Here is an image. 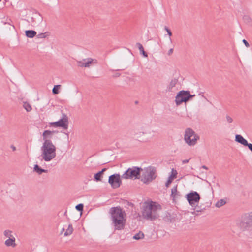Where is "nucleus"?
Masks as SVG:
<instances>
[{
    "label": "nucleus",
    "instance_id": "nucleus-22",
    "mask_svg": "<svg viewBox=\"0 0 252 252\" xmlns=\"http://www.w3.org/2000/svg\"><path fill=\"white\" fill-rule=\"evenodd\" d=\"M136 46L138 47V48L139 49V51L140 52V53L142 54V55L144 57H148V55L145 52V51L144 50V48H143L142 45L141 43H136Z\"/></svg>",
    "mask_w": 252,
    "mask_h": 252
},
{
    "label": "nucleus",
    "instance_id": "nucleus-11",
    "mask_svg": "<svg viewBox=\"0 0 252 252\" xmlns=\"http://www.w3.org/2000/svg\"><path fill=\"white\" fill-rule=\"evenodd\" d=\"M108 183L113 189L119 188L122 184L120 175L119 174H114L109 177Z\"/></svg>",
    "mask_w": 252,
    "mask_h": 252
},
{
    "label": "nucleus",
    "instance_id": "nucleus-15",
    "mask_svg": "<svg viewBox=\"0 0 252 252\" xmlns=\"http://www.w3.org/2000/svg\"><path fill=\"white\" fill-rule=\"evenodd\" d=\"M4 245L7 247L15 248L16 246L15 237L7 239L4 242Z\"/></svg>",
    "mask_w": 252,
    "mask_h": 252
},
{
    "label": "nucleus",
    "instance_id": "nucleus-7",
    "mask_svg": "<svg viewBox=\"0 0 252 252\" xmlns=\"http://www.w3.org/2000/svg\"><path fill=\"white\" fill-rule=\"evenodd\" d=\"M199 139V136L190 128H187L185 131L184 140L189 146H194Z\"/></svg>",
    "mask_w": 252,
    "mask_h": 252
},
{
    "label": "nucleus",
    "instance_id": "nucleus-12",
    "mask_svg": "<svg viewBox=\"0 0 252 252\" xmlns=\"http://www.w3.org/2000/svg\"><path fill=\"white\" fill-rule=\"evenodd\" d=\"M97 63V60L91 58L77 61L78 66L81 67H89L92 64Z\"/></svg>",
    "mask_w": 252,
    "mask_h": 252
},
{
    "label": "nucleus",
    "instance_id": "nucleus-3",
    "mask_svg": "<svg viewBox=\"0 0 252 252\" xmlns=\"http://www.w3.org/2000/svg\"><path fill=\"white\" fill-rule=\"evenodd\" d=\"M148 126H141L134 128L131 132V137L135 140L140 143H147L150 141L152 136H150L151 132L148 130Z\"/></svg>",
    "mask_w": 252,
    "mask_h": 252
},
{
    "label": "nucleus",
    "instance_id": "nucleus-44",
    "mask_svg": "<svg viewBox=\"0 0 252 252\" xmlns=\"http://www.w3.org/2000/svg\"><path fill=\"white\" fill-rule=\"evenodd\" d=\"M1 0H0V1H1Z\"/></svg>",
    "mask_w": 252,
    "mask_h": 252
},
{
    "label": "nucleus",
    "instance_id": "nucleus-13",
    "mask_svg": "<svg viewBox=\"0 0 252 252\" xmlns=\"http://www.w3.org/2000/svg\"><path fill=\"white\" fill-rule=\"evenodd\" d=\"M60 127L66 129L68 128V117L65 114H62V117L58 121Z\"/></svg>",
    "mask_w": 252,
    "mask_h": 252
},
{
    "label": "nucleus",
    "instance_id": "nucleus-25",
    "mask_svg": "<svg viewBox=\"0 0 252 252\" xmlns=\"http://www.w3.org/2000/svg\"><path fill=\"white\" fill-rule=\"evenodd\" d=\"M144 234L141 232V231L139 232L138 233H136L133 237V238L135 240H140L144 238Z\"/></svg>",
    "mask_w": 252,
    "mask_h": 252
},
{
    "label": "nucleus",
    "instance_id": "nucleus-38",
    "mask_svg": "<svg viewBox=\"0 0 252 252\" xmlns=\"http://www.w3.org/2000/svg\"><path fill=\"white\" fill-rule=\"evenodd\" d=\"M173 52V49L171 48L170 49L169 51H168V55L169 56L171 55Z\"/></svg>",
    "mask_w": 252,
    "mask_h": 252
},
{
    "label": "nucleus",
    "instance_id": "nucleus-23",
    "mask_svg": "<svg viewBox=\"0 0 252 252\" xmlns=\"http://www.w3.org/2000/svg\"><path fill=\"white\" fill-rule=\"evenodd\" d=\"M177 174L178 172L177 170L174 168H172L171 170V174L169 175L168 178L173 181L174 179L177 178Z\"/></svg>",
    "mask_w": 252,
    "mask_h": 252
},
{
    "label": "nucleus",
    "instance_id": "nucleus-40",
    "mask_svg": "<svg viewBox=\"0 0 252 252\" xmlns=\"http://www.w3.org/2000/svg\"><path fill=\"white\" fill-rule=\"evenodd\" d=\"M10 148L12 149L13 151H15L16 150V147L13 145H11L10 146Z\"/></svg>",
    "mask_w": 252,
    "mask_h": 252
},
{
    "label": "nucleus",
    "instance_id": "nucleus-21",
    "mask_svg": "<svg viewBox=\"0 0 252 252\" xmlns=\"http://www.w3.org/2000/svg\"><path fill=\"white\" fill-rule=\"evenodd\" d=\"M25 33L27 37L29 38H33L36 35V32L33 30H27L26 31Z\"/></svg>",
    "mask_w": 252,
    "mask_h": 252
},
{
    "label": "nucleus",
    "instance_id": "nucleus-37",
    "mask_svg": "<svg viewBox=\"0 0 252 252\" xmlns=\"http://www.w3.org/2000/svg\"><path fill=\"white\" fill-rule=\"evenodd\" d=\"M242 41L246 47L248 48L250 47L249 43L245 39H243Z\"/></svg>",
    "mask_w": 252,
    "mask_h": 252
},
{
    "label": "nucleus",
    "instance_id": "nucleus-33",
    "mask_svg": "<svg viewBox=\"0 0 252 252\" xmlns=\"http://www.w3.org/2000/svg\"><path fill=\"white\" fill-rule=\"evenodd\" d=\"M226 119L228 123H232L233 122V118L229 115L226 116Z\"/></svg>",
    "mask_w": 252,
    "mask_h": 252
},
{
    "label": "nucleus",
    "instance_id": "nucleus-30",
    "mask_svg": "<svg viewBox=\"0 0 252 252\" xmlns=\"http://www.w3.org/2000/svg\"><path fill=\"white\" fill-rule=\"evenodd\" d=\"M48 35H49V32H46L44 33H41L38 34L37 35V37L38 38H45Z\"/></svg>",
    "mask_w": 252,
    "mask_h": 252
},
{
    "label": "nucleus",
    "instance_id": "nucleus-19",
    "mask_svg": "<svg viewBox=\"0 0 252 252\" xmlns=\"http://www.w3.org/2000/svg\"><path fill=\"white\" fill-rule=\"evenodd\" d=\"M178 83V80L176 78L172 79L168 85L167 88L168 90L171 91L172 89L175 87Z\"/></svg>",
    "mask_w": 252,
    "mask_h": 252
},
{
    "label": "nucleus",
    "instance_id": "nucleus-35",
    "mask_svg": "<svg viewBox=\"0 0 252 252\" xmlns=\"http://www.w3.org/2000/svg\"><path fill=\"white\" fill-rule=\"evenodd\" d=\"M173 181L168 178V180L167 182L165 183V186L166 187H169V186L170 185V184Z\"/></svg>",
    "mask_w": 252,
    "mask_h": 252
},
{
    "label": "nucleus",
    "instance_id": "nucleus-8",
    "mask_svg": "<svg viewBox=\"0 0 252 252\" xmlns=\"http://www.w3.org/2000/svg\"><path fill=\"white\" fill-rule=\"evenodd\" d=\"M195 95V94H191L189 91H180L175 97V103L176 105L178 106L183 102H187Z\"/></svg>",
    "mask_w": 252,
    "mask_h": 252
},
{
    "label": "nucleus",
    "instance_id": "nucleus-31",
    "mask_svg": "<svg viewBox=\"0 0 252 252\" xmlns=\"http://www.w3.org/2000/svg\"><path fill=\"white\" fill-rule=\"evenodd\" d=\"M50 126L55 127H60L58 121L55 122H51L50 123Z\"/></svg>",
    "mask_w": 252,
    "mask_h": 252
},
{
    "label": "nucleus",
    "instance_id": "nucleus-5",
    "mask_svg": "<svg viewBox=\"0 0 252 252\" xmlns=\"http://www.w3.org/2000/svg\"><path fill=\"white\" fill-rule=\"evenodd\" d=\"M236 227L242 232L247 231L252 227V212L245 213L237 220Z\"/></svg>",
    "mask_w": 252,
    "mask_h": 252
},
{
    "label": "nucleus",
    "instance_id": "nucleus-28",
    "mask_svg": "<svg viewBox=\"0 0 252 252\" xmlns=\"http://www.w3.org/2000/svg\"><path fill=\"white\" fill-rule=\"evenodd\" d=\"M177 195V186H174L172 189H171V196L175 198Z\"/></svg>",
    "mask_w": 252,
    "mask_h": 252
},
{
    "label": "nucleus",
    "instance_id": "nucleus-1",
    "mask_svg": "<svg viewBox=\"0 0 252 252\" xmlns=\"http://www.w3.org/2000/svg\"><path fill=\"white\" fill-rule=\"evenodd\" d=\"M111 224L115 230H122L125 228L126 220V214L120 207H114L110 209Z\"/></svg>",
    "mask_w": 252,
    "mask_h": 252
},
{
    "label": "nucleus",
    "instance_id": "nucleus-4",
    "mask_svg": "<svg viewBox=\"0 0 252 252\" xmlns=\"http://www.w3.org/2000/svg\"><path fill=\"white\" fill-rule=\"evenodd\" d=\"M41 157L46 162H49L56 156V148L52 141L43 143L41 147Z\"/></svg>",
    "mask_w": 252,
    "mask_h": 252
},
{
    "label": "nucleus",
    "instance_id": "nucleus-29",
    "mask_svg": "<svg viewBox=\"0 0 252 252\" xmlns=\"http://www.w3.org/2000/svg\"><path fill=\"white\" fill-rule=\"evenodd\" d=\"M226 204V201L224 199H220L215 204V206L220 208Z\"/></svg>",
    "mask_w": 252,
    "mask_h": 252
},
{
    "label": "nucleus",
    "instance_id": "nucleus-41",
    "mask_svg": "<svg viewBox=\"0 0 252 252\" xmlns=\"http://www.w3.org/2000/svg\"><path fill=\"white\" fill-rule=\"evenodd\" d=\"M196 212H199L201 211V209L197 205V209H194Z\"/></svg>",
    "mask_w": 252,
    "mask_h": 252
},
{
    "label": "nucleus",
    "instance_id": "nucleus-10",
    "mask_svg": "<svg viewBox=\"0 0 252 252\" xmlns=\"http://www.w3.org/2000/svg\"><path fill=\"white\" fill-rule=\"evenodd\" d=\"M186 198L193 209H197V204L200 199L199 194L195 191H192L186 195Z\"/></svg>",
    "mask_w": 252,
    "mask_h": 252
},
{
    "label": "nucleus",
    "instance_id": "nucleus-39",
    "mask_svg": "<svg viewBox=\"0 0 252 252\" xmlns=\"http://www.w3.org/2000/svg\"><path fill=\"white\" fill-rule=\"evenodd\" d=\"M190 158L189 159H185V160H182V163L183 164H186V163H187L189 162V161Z\"/></svg>",
    "mask_w": 252,
    "mask_h": 252
},
{
    "label": "nucleus",
    "instance_id": "nucleus-26",
    "mask_svg": "<svg viewBox=\"0 0 252 252\" xmlns=\"http://www.w3.org/2000/svg\"><path fill=\"white\" fill-rule=\"evenodd\" d=\"M23 107L26 110L27 112H30L32 110L31 105L27 102L23 103Z\"/></svg>",
    "mask_w": 252,
    "mask_h": 252
},
{
    "label": "nucleus",
    "instance_id": "nucleus-24",
    "mask_svg": "<svg viewBox=\"0 0 252 252\" xmlns=\"http://www.w3.org/2000/svg\"><path fill=\"white\" fill-rule=\"evenodd\" d=\"M73 231V228L72 224H69L67 229L66 230L64 234V236H67L70 235Z\"/></svg>",
    "mask_w": 252,
    "mask_h": 252
},
{
    "label": "nucleus",
    "instance_id": "nucleus-32",
    "mask_svg": "<svg viewBox=\"0 0 252 252\" xmlns=\"http://www.w3.org/2000/svg\"><path fill=\"white\" fill-rule=\"evenodd\" d=\"M76 209L79 211H82L83 209V205L82 204H79L75 207Z\"/></svg>",
    "mask_w": 252,
    "mask_h": 252
},
{
    "label": "nucleus",
    "instance_id": "nucleus-20",
    "mask_svg": "<svg viewBox=\"0 0 252 252\" xmlns=\"http://www.w3.org/2000/svg\"><path fill=\"white\" fill-rule=\"evenodd\" d=\"M13 232L12 231L9 229H6L3 231V236L7 239L15 237L13 235Z\"/></svg>",
    "mask_w": 252,
    "mask_h": 252
},
{
    "label": "nucleus",
    "instance_id": "nucleus-14",
    "mask_svg": "<svg viewBox=\"0 0 252 252\" xmlns=\"http://www.w3.org/2000/svg\"><path fill=\"white\" fill-rule=\"evenodd\" d=\"M56 132L54 131H50L48 130H45L42 134L43 143L47 141H51L50 139L52 137L53 134Z\"/></svg>",
    "mask_w": 252,
    "mask_h": 252
},
{
    "label": "nucleus",
    "instance_id": "nucleus-43",
    "mask_svg": "<svg viewBox=\"0 0 252 252\" xmlns=\"http://www.w3.org/2000/svg\"><path fill=\"white\" fill-rule=\"evenodd\" d=\"M64 231V228H63L62 229V231H61V233H63Z\"/></svg>",
    "mask_w": 252,
    "mask_h": 252
},
{
    "label": "nucleus",
    "instance_id": "nucleus-34",
    "mask_svg": "<svg viewBox=\"0 0 252 252\" xmlns=\"http://www.w3.org/2000/svg\"><path fill=\"white\" fill-rule=\"evenodd\" d=\"M164 29L166 30V31L167 32L168 34L171 36L172 35V32H171V31L167 27L165 26L164 27Z\"/></svg>",
    "mask_w": 252,
    "mask_h": 252
},
{
    "label": "nucleus",
    "instance_id": "nucleus-2",
    "mask_svg": "<svg viewBox=\"0 0 252 252\" xmlns=\"http://www.w3.org/2000/svg\"><path fill=\"white\" fill-rule=\"evenodd\" d=\"M161 210V206L155 202H145L142 214L144 218L153 220L159 216V212Z\"/></svg>",
    "mask_w": 252,
    "mask_h": 252
},
{
    "label": "nucleus",
    "instance_id": "nucleus-17",
    "mask_svg": "<svg viewBox=\"0 0 252 252\" xmlns=\"http://www.w3.org/2000/svg\"><path fill=\"white\" fill-rule=\"evenodd\" d=\"M106 170V168H103L101 171L98 172L96 174H95L94 176V180L96 181H101V178L102 177L104 171Z\"/></svg>",
    "mask_w": 252,
    "mask_h": 252
},
{
    "label": "nucleus",
    "instance_id": "nucleus-18",
    "mask_svg": "<svg viewBox=\"0 0 252 252\" xmlns=\"http://www.w3.org/2000/svg\"><path fill=\"white\" fill-rule=\"evenodd\" d=\"M33 171L38 174L41 175L42 173H47L48 170L41 168L38 165L36 164L34 166Z\"/></svg>",
    "mask_w": 252,
    "mask_h": 252
},
{
    "label": "nucleus",
    "instance_id": "nucleus-16",
    "mask_svg": "<svg viewBox=\"0 0 252 252\" xmlns=\"http://www.w3.org/2000/svg\"><path fill=\"white\" fill-rule=\"evenodd\" d=\"M235 140L236 142L241 144L244 146L247 145L248 141L241 135H236Z\"/></svg>",
    "mask_w": 252,
    "mask_h": 252
},
{
    "label": "nucleus",
    "instance_id": "nucleus-6",
    "mask_svg": "<svg viewBox=\"0 0 252 252\" xmlns=\"http://www.w3.org/2000/svg\"><path fill=\"white\" fill-rule=\"evenodd\" d=\"M143 173L141 175V181L145 184H148L156 177V169L152 166H149L141 170Z\"/></svg>",
    "mask_w": 252,
    "mask_h": 252
},
{
    "label": "nucleus",
    "instance_id": "nucleus-9",
    "mask_svg": "<svg viewBox=\"0 0 252 252\" xmlns=\"http://www.w3.org/2000/svg\"><path fill=\"white\" fill-rule=\"evenodd\" d=\"M141 168L133 167L128 168L122 175V178L125 179L139 178Z\"/></svg>",
    "mask_w": 252,
    "mask_h": 252
},
{
    "label": "nucleus",
    "instance_id": "nucleus-42",
    "mask_svg": "<svg viewBox=\"0 0 252 252\" xmlns=\"http://www.w3.org/2000/svg\"><path fill=\"white\" fill-rule=\"evenodd\" d=\"M202 168H203V169H205V170H207V169H208L207 167V166H206L205 165H203V166H202Z\"/></svg>",
    "mask_w": 252,
    "mask_h": 252
},
{
    "label": "nucleus",
    "instance_id": "nucleus-27",
    "mask_svg": "<svg viewBox=\"0 0 252 252\" xmlns=\"http://www.w3.org/2000/svg\"><path fill=\"white\" fill-rule=\"evenodd\" d=\"M61 85H55L52 89V93L54 94H57L59 93V90L61 88Z\"/></svg>",
    "mask_w": 252,
    "mask_h": 252
},
{
    "label": "nucleus",
    "instance_id": "nucleus-36",
    "mask_svg": "<svg viewBox=\"0 0 252 252\" xmlns=\"http://www.w3.org/2000/svg\"><path fill=\"white\" fill-rule=\"evenodd\" d=\"M245 146H247L249 150L252 152V144L247 142V145H246Z\"/></svg>",
    "mask_w": 252,
    "mask_h": 252
}]
</instances>
